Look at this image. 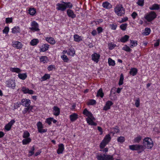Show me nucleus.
<instances>
[{
	"instance_id": "f257e3e1",
	"label": "nucleus",
	"mask_w": 160,
	"mask_h": 160,
	"mask_svg": "<svg viewBox=\"0 0 160 160\" xmlns=\"http://www.w3.org/2000/svg\"><path fill=\"white\" fill-rule=\"evenodd\" d=\"M143 145L134 144L129 146V148L132 151H137L139 153L142 152L146 148L151 149L153 146V141L151 138H145L143 140Z\"/></svg>"
},
{
	"instance_id": "f03ea898",
	"label": "nucleus",
	"mask_w": 160,
	"mask_h": 160,
	"mask_svg": "<svg viewBox=\"0 0 160 160\" xmlns=\"http://www.w3.org/2000/svg\"><path fill=\"white\" fill-rule=\"evenodd\" d=\"M58 3L56 5V9L58 10L63 12L67 8L71 9L73 7L72 4L70 2H64L62 1Z\"/></svg>"
},
{
	"instance_id": "7ed1b4c3",
	"label": "nucleus",
	"mask_w": 160,
	"mask_h": 160,
	"mask_svg": "<svg viewBox=\"0 0 160 160\" xmlns=\"http://www.w3.org/2000/svg\"><path fill=\"white\" fill-rule=\"evenodd\" d=\"M114 12L118 16H123L125 12V10L122 5H117L114 8Z\"/></svg>"
},
{
	"instance_id": "20e7f679",
	"label": "nucleus",
	"mask_w": 160,
	"mask_h": 160,
	"mask_svg": "<svg viewBox=\"0 0 160 160\" xmlns=\"http://www.w3.org/2000/svg\"><path fill=\"white\" fill-rule=\"evenodd\" d=\"M111 139V138L109 134L106 135L100 144V148L103 149L110 141Z\"/></svg>"
},
{
	"instance_id": "39448f33",
	"label": "nucleus",
	"mask_w": 160,
	"mask_h": 160,
	"mask_svg": "<svg viewBox=\"0 0 160 160\" xmlns=\"http://www.w3.org/2000/svg\"><path fill=\"white\" fill-rule=\"evenodd\" d=\"M157 16V15L154 12L151 11L149 13L147 14L144 18L148 22H150L155 18Z\"/></svg>"
},
{
	"instance_id": "423d86ee",
	"label": "nucleus",
	"mask_w": 160,
	"mask_h": 160,
	"mask_svg": "<svg viewBox=\"0 0 160 160\" xmlns=\"http://www.w3.org/2000/svg\"><path fill=\"white\" fill-rule=\"evenodd\" d=\"M31 27L29 28V29L33 32H38L40 31L39 28V25L37 22L35 21H32L31 23Z\"/></svg>"
},
{
	"instance_id": "0eeeda50",
	"label": "nucleus",
	"mask_w": 160,
	"mask_h": 160,
	"mask_svg": "<svg viewBox=\"0 0 160 160\" xmlns=\"http://www.w3.org/2000/svg\"><path fill=\"white\" fill-rule=\"evenodd\" d=\"M7 86L12 89H14L16 85L15 80L9 79L6 82Z\"/></svg>"
},
{
	"instance_id": "6e6552de",
	"label": "nucleus",
	"mask_w": 160,
	"mask_h": 160,
	"mask_svg": "<svg viewBox=\"0 0 160 160\" xmlns=\"http://www.w3.org/2000/svg\"><path fill=\"white\" fill-rule=\"evenodd\" d=\"M30 100L27 99H22L21 102V104L25 107L30 106Z\"/></svg>"
},
{
	"instance_id": "1a4fd4ad",
	"label": "nucleus",
	"mask_w": 160,
	"mask_h": 160,
	"mask_svg": "<svg viewBox=\"0 0 160 160\" xmlns=\"http://www.w3.org/2000/svg\"><path fill=\"white\" fill-rule=\"evenodd\" d=\"M67 13L68 17L72 18H74L76 17V15L74 11L71 9H69L67 10Z\"/></svg>"
},
{
	"instance_id": "9d476101",
	"label": "nucleus",
	"mask_w": 160,
	"mask_h": 160,
	"mask_svg": "<svg viewBox=\"0 0 160 160\" xmlns=\"http://www.w3.org/2000/svg\"><path fill=\"white\" fill-rule=\"evenodd\" d=\"M100 57V55L96 53H94L92 55V60L96 63L98 62L99 61V58Z\"/></svg>"
},
{
	"instance_id": "9b49d317",
	"label": "nucleus",
	"mask_w": 160,
	"mask_h": 160,
	"mask_svg": "<svg viewBox=\"0 0 160 160\" xmlns=\"http://www.w3.org/2000/svg\"><path fill=\"white\" fill-rule=\"evenodd\" d=\"M113 104V103L112 101H108L106 102L105 106L103 107V109L105 111H107L110 108V107Z\"/></svg>"
},
{
	"instance_id": "f8f14e48",
	"label": "nucleus",
	"mask_w": 160,
	"mask_h": 160,
	"mask_svg": "<svg viewBox=\"0 0 160 160\" xmlns=\"http://www.w3.org/2000/svg\"><path fill=\"white\" fill-rule=\"evenodd\" d=\"M15 121L14 120H12L8 124H7L5 127V129L7 131H9L10 130L12 126L14 123Z\"/></svg>"
},
{
	"instance_id": "ddd939ff",
	"label": "nucleus",
	"mask_w": 160,
	"mask_h": 160,
	"mask_svg": "<svg viewBox=\"0 0 160 160\" xmlns=\"http://www.w3.org/2000/svg\"><path fill=\"white\" fill-rule=\"evenodd\" d=\"M53 112L54 115L57 116L60 113V109L58 107L55 106L53 107Z\"/></svg>"
},
{
	"instance_id": "4468645a",
	"label": "nucleus",
	"mask_w": 160,
	"mask_h": 160,
	"mask_svg": "<svg viewBox=\"0 0 160 160\" xmlns=\"http://www.w3.org/2000/svg\"><path fill=\"white\" fill-rule=\"evenodd\" d=\"M22 90L24 93H28L29 94H33L34 91L32 90H29L28 88L23 87L22 88Z\"/></svg>"
},
{
	"instance_id": "2eb2a0df",
	"label": "nucleus",
	"mask_w": 160,
	"mask_h": 160,
	"mask_svg": "<svg viewBox=\"0 0 160 160\" xmlns=\"http://www.w3.org/2000/svg\"><path fill=\"white\" fill-rule=\"evenodd\" d=\"M102 6L107 9H110L112 7V5L108 2H103L102 4Z\"/></svg>"
},
{
	"instance_id": "dca6fc26",
	"label": "nucleus",
	"mask_w": 160,
	"mask_h": 160,
	"mask_svg": "<svg viewBox=\"0 0 160 160\" xmlns=\"http://www.w3.org/2000/svg\"><path fill=\"white\" fill-rule=\"evenodd\" d=\"M64 146L63 144L61 143L58 145V148L57 150V153L58 154L62 153L64 150Z\"/></svg>"
},
{
	"instance_id": "f3484780",
	"label": "nucleus",
	"mask_w": 160,
	"mask_h": 160,
	"mask_svg": "<svg viewBox=\"0 0 160 160\" xmlns=\"http://www.w3.org/2000/svg\"><path fill=\"white\" fill-rule=\"evenodd\" d=\"M22 45L21 43L19 41H16L14 42L13 44V47L17 49H20L22 47Z\"/></svg>"
},
{
	"instance_id": "a211bd4d",
	"label": "nucleus",
	"mask_w": 160,
	"mask_h": 160,
	"mask_svg": "<svg viewBox=\"0 0 160 160\" xmlns=\"http://www.w3.org/2000/svg\"><path fill=\"white\" fill-rule=\"evenodd\" d=\"M49 47V45L48 44H43L41 46L40 48V52H44L48 50Z\"/></svg>"
},
{
	"instance_id": "6ab92c4d",
	"label": "nucleus",
	"mask_w": 160,
	"mask_h": 160,
	"mask_svg": "<svg viewBox=\"0 0 160 160\" xmlns=\"http://www.w3.org/2000/svg\"><path fill=\"white\" fill-rule=\"evenodd\" d=\"M45 40L51 44L54 45L56 43L54 39L52 37H46L45 38Z\"/></svg>"
},
{
	"instance_id": "aec40b11",
	"label": "nucleus",
	"mask_w": 160,
	"mask_h": 160,
	"mask_svg": "<svg viewBox=\"0 0 160 160\" xmlns=\"http://www.w3.org/2000/svg\"><path fill=\"white\" fill-rule=\"evenodd\" d=\"M33 106H30L28 107H27V108H25L24 110L22 111V113L23 114H25L26 113L28 112V113H29L30 111H32V110L33 109Z\"/></svg>"
},
{
	"instance_id": "412c9836",
	"label": "nucleus",
	"mask_w": 160,
	"mask_h": 160,
	"mask_svg": "<svg viewBox=\"0 0 160 160\" xmlns=\"http://www.w3.org/2000/svg\"><path fill=\"white\" fill-rule=\"evenodd\" d=\"M74 39L75 41L79 42L82 40V37L79 36L78 34H75L73 36Z\"/></svg>"
},
{
	"instance_id": "4be33fe9",
	"label": "nucleus",
	"mask_w": 160,
	"mask_h": 160,
	"mask_svg": "<svg viewBox=\"0 0 160 160\" xmlns=\"http://www.w3.org/2000/svg\"><path fill=\"white\" fill-rule=\"evenodd\" d=\"M149 9L151 10H158L160 9V5L157 4H154L152 6L149 7Z\"/></svg>"
},
{
	"instance_id": "5701e85b",
	"label": "nucleus",
	"mask_w": 160,
	"mask_h": 160,
	"mask_svg": "<svg viewBox=\"0 0 160 160\" xmlns=\"http://www.w3.org/2000/svg\"><path fill=\"white\" fill-rule=\"evenodd\" d=\"M48 60V57L46 56H42L40 58V61L41 62H42L43 63H47Z\"/></svg>"
},
{
	"instance_id": "b1692460",
	"label": "nucleus",
	"mask_w": 160,
	"mask_h": 160,
	"mask_svg": "<svg viewBox=\"0 0 160 160\" xmlns=\"http://www.w3.org/2000/svg\"><path fill=\"white\" fill-rule=\"evenodd\" d=\"M50 78V75L49 74H45L41 78V82L46 81L49 79Z\"/></svg>"
},
{
	"instance_id": "393cba45",
	"label": "nucleus",
	"mask_w": 160,
	"mask_h": 160,
	"mask_svg": "<svg viewBox=\"0 0 160 160\" xmlns=\"http://www.w3.org/2000/svg\"><path fill=\"white\" fill-rule=\"evenodd\" d=\"M129 36L128 35H126L123 37H122L120 39V41L123 43L127 42L129 39Z\"/></svg>"
},
{
	"instance_id": "a878e982",
	"label": "nucleus",
	"mask_w": 160,
	"mask_h": 160,
	"mask_svg": "<svg viewBox=\"0 0 160 160\" xmlns=\"http://www.w3.org/2000/svg\"><path fill=\"white\" fill-rule=\"evenodd\" d=\"M70 118L71 121L72 122H73L78 118V115L75 113H74L70 116Z\"/></svg>"
},
{
	"instance_id": "bb28decb",
	"label": "nucleus",
	"mask_w": 160,
	"mask_h": 160,
	"mask_svg": "<svg viewBox=\"0 0 160 160\" xmlns=\"http://www.w3.org/2000/svg\"><path fill=\"white\" fill-rule=\"evenodd\" d=\"M86 120L88 123L89 125L96 126L97 125V124L95 122H94L92 121L91 118H86Z\"/></svg>"
},
{
	"instance_id": "cd10ccee",
	"label": "nucleus",
	"mask_w": 160,
	"mask_h": 160,
	"mask_svg": "<svg viewBox=\"0 0 160 160\" xmlns=\"http://www.w3.org/2000/svg\"><path fill=\"white\" fill-rule=\"evenodd\" d=\"M39 42V41L38 39H33L30 42V44L31 46H34L37 45Z\"/></svg>"
},
{
	"instance_id": "c85d7f7f",
	"label": "nucleus",
	"mask_w": 160,
	"mask_h": 160,
	"mask_svg": "<svg viewBox=\"0 0 160 160\" xmlns=\"http://www.w3.org/2000/svg\"><path fill=\"white\" fill-rule=\"evenodd\" d=\"M142 136L140 135H138L137 137L135 138L133 140L134 143H139L142 139Z\"/></svg>"
},
{
	"instance_id": "c756f323",
	"label": "nucleus",
	"mask_w": 160,
	"mask_h": 160,
	"mask_svg": "<svg viewBox=\"0 0 160 160\" xmlns=\"http://www.w3.org/2000/svg\"><path fill=\"white\" fill-rule=\"evenodd\" d=\"M83 114L85 115L88 118H89L90 116H92V113L88 111L87 109H85L83 112Z\"/></svg>"
},
{
	"instance_id": "7c9ffc66",
	"label": "nucleus",
	"mask_w": 160,
	"mask_h": 160,
	"mask_svg": "<svg viewBox=\"0 0 160 160\" xmlns=\"http://www.w3.org/2000/svg\"><path fill=\"white\" fill-rule=\"evenodd\" d=\"M18 76L20 79L24 80L27 78V75L26 73H19L18 74Z\"/></svg>"
},
{
	"instance_id": "2f4dec72",
	"label": "nucleus",
	"mask_w": 160,
	"mask_h": 160,
	"mask_svg": "<svg viewBox=\"0 0 160 160\" xmlns=\"http://www.w3.org/2000/svg\"><path fill=\"white\" fill-rule=\"evenodd\" d=\"M31 141V139L30 138H27L22 141V143L23 145H26L29 143Z\"/></svg>"
},
{
	"instance_id": "473e14b6",
	"label": "nucleus",
	"mask_w": 160,
	"mask_h": 160,
	"mask_svg": "<svg viewBox=\"0 0 160 160\" xmlns=\"http://www.w3.org/2000/svg\"><path fill=\"white\" fill-rule=\"evenodd\" d=\"M104 96V93L103 92L102 89V88H100L98 91L97 96L100 97L101 98H102Z\"/></svg>"
},
{
	"instance_id": "72a5a7b5",
	"label": "nucleus",
	"mask_w": 160,
	"mask_h": 160,
	"mask_svg": "<svg viewBox=\"0 0 160 160\" xmlns=\"http://www.w3.org/2000/svg\"><path fill=\"white\" fill-rule=\"evenodd\" d=\"M67 54L71 56H73L75 54V51L73 48L70 49L68 52Z\"/></svg>"
},
{
	"instance_id": "f704fd0d",
	"label": "nucleus",
	"mask_w": 160,
	"mask_h": 160,
	"mask_svg": "<svg viewBox=\"0 0 160 160\" xmlns=\"http://www.w3.org/2000/svg\"><path fill=\"white\" fill-rule=\"evenodd\" d=\"M130 43H131L130 45L131 48H133L136 47L138 45V42L137 41H134L133 40H130Z\"/></svg>"
},
{
	"instance_id": "c9c22d12",
	"label": "nucleus",
	"mask_w": 160,
	"mask_h": 160,
	"mask_svg": "<svg viewBox=\"0 0 160 160\" xmlns=\"http://www.w3.org/2000/svg\"><path fill=\"white\" fill-rule=\"evenodd\" d=\"M103 155L105 156L104 160H113L112 156L111 155L105 154H104Z\"/></svg>"
},
{
	"instance_id": "e433bc0d",
	"label": "nucleus",
	"mask_w": 160,
	"mask_h": 160,
	"mask_svg": "<svg viewBox=\"0 0 160 160\" xmlns=\"http://www.w3.org/2000/svg\"><path fill=\"white\" fill-rule=\"evenodd\" d=\"M28 11L29 14L32 16L34 15L36 12V9L34 8H30Z\"/></svg>"
},
{
	"instance_id": "4c0bfd02",
	"label": "nucleus",
	"mask_w": 160,
	"mask_h": 160,
	"mask_svg": "<svg viewBox=\"0 0 160 160\" xmlns=\"http://www.w3.org/2000/svg\"><path fill=\"white\" fill-rule=\"evenodd\" d=\"M20 31V28L18 27H15L12 29V32L15 33L19 32Z\"/></svg>"
},
{
	"instance_id": "58836bf2",
	"label": "nucleus",
	"mask_w": 160,
	"mask_h": 160,
	"mask_svg": "<svg viewBox=\"0 0 160 160\" xmlns=\"http://www.w3.org/2000/svg\"><path fill=\"white\" fill-rule=\"evenodd\" d=\"M151 32V29L149 28H146L145 31L143 32V34L145 35H148Z\"/></svg>"
},
{
	"instance_id": "ea45409f",
	"label": "nucleus",
	"mask_w": 160,
	"mask_h": 160,
	"mask_svg": "<svg viewBox=\"0 0 160 160\" xmlns=\"http://www.w3.org/2000/svg\"><path fill=\"white\" fill-rule=\"evenodd\" d=\"M122 49L127 52H130L132 50L127 45H125L122 48Z\"/></svg>"
},
{
	"instance_id": "a19ab883",
	"label": "nucleus",
	"mask_w": 160,
	"mask_h": 160,
	"mask_svg": "<svg viewBox=\"0 0 160 160\" xmlns=\"http://www.w3.org/2000/svg\"><path fill=\"white\" fill-rule=\"evenodd\" d=\"M96 158L98 160H104L105 156L101 154H98L96 156Z\"/></svg>"
},
{
	"instance_id": "79ce46f5",
	"label": "nucleus",
	"mask_w": 160,
	"mask_h": 160,
	"mask_svg": "<svg viewBox=\"0 0 160 160\" xmlns=\"http://www.w3.org/2000/svg\"><path fill=\"white\" fill-rule=\"evenodd\" d=\"M108 45L109 50H112L116 46V44L112 42L108 43Z\"/></svg>"
},
{
	"instance_id": "37998d69",
	"label": "nucleus",
	"mask_w": 160,
	"mask_h": 160,
	"mask_svg": "<svg viewBox=\"0 0 160 160\" xmlns=\"http://www.w3.org/2000/svg\"><path fill=\"white\" fill-rule=\"evenodd\" d=\"M124 79L122 73L120 75V78L119 82V85H122L123 83V80Z\"/></svg>"
},
{
	"instance_id": "c03bdc74",
	"label": "nucleus",
	"mask_w": 160,
	"mask_h": 160,
	"mask_svg": "<svg viewBox=\"0 0 160 160\" xmlns=\"http://www.w3.org/2000/svg\"><path fill=\"white\" fill-rule=\"evenodd\" d=\"M61 58L64 62H68L69 61V59L68 58L67 56L65 55H62L61 56Z\"/></svg>"
},
{
	"instance_id": "a18cd8bd",
	"label": "nucleus",
	"mask_w": 160,
	"mask_h": 160,
	"mask_svg": "<svg viewBox=\"0 0 160 160\" xmlns=\"http://www.w3.org/2000/svg\"><path fill=\"white\" fill-rule=\"evenodd\" d=\"M30 136V134L29 132L27 131H25L24 132L23 135L22 137L24 138H28V137Z\"/></svg>"
},
{
	"instance_id": "49530a36",
	"label": "nucleus",
	"mask_w": 160,
	"mask_h": 160,
	"mask_svg": "<svg viewBox=\"0 0 160 160\" xmlns=\"http://www.w3.org/2000/svg\"><path fill=\"white\" fill-rule=\"evenodd\" d=\"M127 26V23L122 24L120 26V28L122 30L125 31L126 29Z\"/></svg>"
},
{
	"instance_id": "de8ad7c7",
	"label": "nucleus",
	"mask_w": 160,
	"mask_h": 160,
	"mask_svg": "<svg viewBox=\"0 0 160 160\" xmlns=\"http://www.w3.org/2000/svg\"><path fill=\"white\" fill-rule=\"evenodd\" d=\"M108 63L110 65H112L113 66L115 64L114 61L112 60L110 58H109L108 59Z\"/></svg>"
},
{
	"instance_id": "09e8293b",
	"label": "nucleus",
	"mask_w": 160,
	"mask_h": 160,
	"mask_svg": "<svg viewBox=\"0 0 160 160\" xmlns=\"http://www.w3.org/2000/svg\"><path fill=\"white\" fill-rule=\"evenodd\" d=\"M125 140V138L124 137L120 136L117 138V141L118 142L121 143H123L124 142Z\"/></svg>"
},
{
	"instance_id": "8fccbe9b",
	"label": "nucleus",
	"mask_w": 160,
	"mask_h": 160,
	"mask_svg": "<svg viewBox=\"0 0 160 160\" xmlns=\"http://www.w3.org/2000/svg\"><path fill=\"white\" fill-rule=\"evenodd\" d=\"M35 150L34 146H33L31 150L29 151V153H30V154L29 155V156H31L34 154V151Z\"/></svg>"
},
{
	"instance_id": "3c124183",
	"label": "nucleus",
	"mask_w": 160,
	"mask_h": 160,
	"mask_svg": "<svg viewBox=\"0 0 160 160\" xmlns=\"http://www.w3.org/2000/svg\"><path fill=\"white\" fill-rule=\"evenodd\" d=\"M136 107L138 108L140 105V99L139 98H138L135 101V103Z\"/></svg>"
},
{
	"instance_id": "603ef678",
	"label": "nucleus",
	"mask_w": 160,
	"mask_h": 160,
	"mask_svg": "<svg viewBox=\"0 0 160 160\" xmlns=\"http://www.w3.org/2000/svg\"><path fill=\"white\" fill-rule=\"evenodd\" d=\"M53 120L52 118H47L46 120V122L49 125H50L51 124V122Z\"/></svg>"
},
{
	"instance_id": "864d4df0",
	"label": "nucleus",
	"mask_w": 160,
	"mask_h": 160,
	"mask_svg": "<svg viewBox=\"0 0 160 160\" xmlns=\"http://www.w3.org/2000/svg\"><path fill=\"white\" fill-rule=\"evenodd\" d=\"M137 71H130L129 74L133 76L136 75L138 72Z\"/></svg>"
},
{
	"instance_id": "5fc2aeb1",
	"label": "nucleus",
	"mask_w": 160,
	"mask_h": 160,
	"mask_svg": "<svg viewBox=\"0 0 160 160\" xmlns=\"http://www.w3.org/2000/svg\"><path fill=\"white\" fill-rule=\"evenodd\" d=\"M96 103V101L95 100L92 99L90 100L88 102V104L90 105H93Z\"/></svg>"
},
{
	"instance_id": "6e6d98bb",
	"label": "nucleus",
	"mask_w": 160,
	"mask_h": 160,
	"mask_svg": "<svg viewBox=\"0 0 160 160\" xmlns=\"http://www.w3.org/2000/svg\"><path fill=\"white\" fill-rule=\"evenodd\" d=\"M38 131L40 133H43L47 132V129H43L42 128H38Z\"/></svg>"
},
{
	"instance_id": "4d7b16f0",
	"label": "nucleus",
	"mask_w": 160,
	"mask_h": 160,
	"mask_svg": "<svg viewBox=\"0 0 160 160\" xmlns=\"http://www.w3.org/2000/svg\"><path fill=\"white\" fill-rule=\"evenodd\" d=\"M137 3L139 6H142L144 4L143 0H138Z\"/></svg>"
},
{
	"instance_id": "13d9d810",
	"label": "nucleus",
	"mask_w": 160,
	"mask_h": 160,
	"mask_svg": "<svg viewBox=\"0 0 160 160\" xmlns=\"http://www.w3.org/2000/svg\"><path fill=\"white\" fill-rule=\"evenodd\" d=\"M9 31V28L8 27H6L3 30V33L5 34H8Z\"/></svg>"
},
{
	"instance_id": "bf43d9fd",
	"label": "nucleus",
	"mask_w": 160,
	"mask_h": 160,
	"mask_svg": "<svg viewBox=\"0 0 160 160\" xmlns=\"http://www.w3.org/2000/svg\"><path fill=\"white\" fill-rule=\"evenodd\" d=\"M12 18H6V22L7 23H11L12 22Z\"/></svg>"
},
{
	"instance_id": "052dcab7",
	"label": "nucleus",
	"mask_w": 160,
	"mask_h": 160,
	"mask_svg": "<svg viewBox=\"0 0 160 160\" xmlns=\"http://www.w3.org/2000/svg\"><path fill=\"white\" fill-rule=\"evenodd\" d=\"M37 126L38 129V128H43L42 124V122H39L37 123Z\"/></svg>"
},
{
	"instance_id": "680f3d73",
	"label": "nucleus",
	"mask_w": 160,
	"mask_h": 160,
	"mask_svg": "<svg viewBox=\"0 0 160 160\" xmlns=\"http://www.w3.org/2000/svg\"><path fill=\"white\" fill-rule=\"evenodd\" d=\"M55 69V66L53 65H50L48 67V70H52Z\"/></svg>"
},
{
	"instance_id": "e2e57ef3",
	"label": "nucleus",
	"mask_w": 160,
	"mask_h": 160,
	"mask_svg": "<svg viewBox=\"0 0 160 160\" xmlns=\"http://www.w3.org/2000/svg\"><path fill=\"white\" fill-rule=\"evenodd\" d=\"M97 30L98 33H100L103 31V29L101 27H99L97 28Z\"/></svg>"
},
{
	"instance_id": "0e129e2a",
	"label": "nucleus",
	"mask_w": 160,
	"mask_h": 160,
	"mask_svg": "<svg viewBox=\"0 0 160 160\" xmlns=\"http://www.w3.org/2000/svg\"><path fill=\"white\" fill-rule=\"evenodd\" d=\"M128 20V18L127 17H125L122 18L121 20L119 22L120 23L123 22H126Z\"/></svg>"
},
{
	"instance_id": "69168bd1",
	"label": "nucleus",
	"mask_w": 160,
	"mask_h": 160,
	"mask_svg": "<svg viewBox=\"0 0 160 160\" xmlns=\"http://www.w3.org/2000/svg\"><path fill=\"white\" fill-rule=\"evenodd\" d=\"M110 25L111 26L112 29L114 30H115L116 29L117 27V25L115 23V24H112V25L111 24V25Z\"/></svg>"
},
{
	"instance_id": "338daca9",
	"label": "nucleus",
	"mask_w": 160,
	"mask_h": 160,
	"mask_svg": "<svg viewBox=\"0 0 160 160\" xmlns=\"http://www.w3.org/2000/svg\"><path fill=\"white\" fill-rule=\"evenodd\" d=\"M160 40L158 39L157 40L156 42L154 44V47H157L159 45Z\"/></svg>"
},
{
	"instance_id": "774afa93",
	"label": "nucleus",
	"mask_w": 160,
	"mask_h": 160,
	"mask_svg": "<svg viewBox=\"0 0 160 160\" xmlns=\"http://www.w3.org/2000/svg\"><path fill=\"white\" fill-rule=\"evenodd\" d=\"M138 14L135 12H133L131 15V16L132 18L134 19H135Z\"/></svg>"
}]
</instances>
